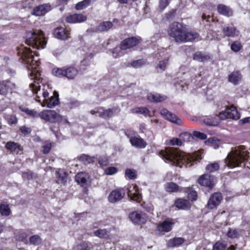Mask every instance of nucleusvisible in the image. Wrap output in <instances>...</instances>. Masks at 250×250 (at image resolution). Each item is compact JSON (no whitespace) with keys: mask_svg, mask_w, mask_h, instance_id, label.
<instances>
[{"mask_svg":"<svg viewBox=\"0 0 250 250\" xmlns=\"http://www.w3.org/2000/svg\"><path fill=\"white\" fill-rule=\"evenodd\" d=\"M160 156L166 162L180 167H182L183 166L191 167L195 161L202 159L200 152L190 155L174 147L166 148L165 150H162L160 152Z\"/></svg>","mask_w":250,"mask_h":250,"instance_id":"nucleus-1","label":"nucleus"},{"mask_svg":"<svg viewBox=\"0 0 250 250\" xmlns=\"http://www.w3.org/2000/svg\"><path fill=\"white\" fill-rule=\"evenodd\" d=\"M249 152L246 150L244 146H240L232 148L231 151L228 154L225 159L227 165L230 167H238L246 160L249 156Z\"/></svg>","mask_w":250,"mask_h":250,"instance_id":"nucleus-2","label":"nucleus"},{"mask_svg":"<svg viewBox=\"0 0 250 250\" xmlns=\"http://www.w3.org/2000/svg\"><path fill=\"white\" fill-rule=\"evenodd\" d=\"M34 72L32 71L30 73V77L31 80H34L33 83L30 84L29 87L33 93L36 94L35 100L37 102L41 103L42 99H43L42 102L44 103L47 98H48L49 92L47 91L48 86L45 85L43 84H41L40 81V73L37 72L35 74Z\"/></svg>","mask_w":250,"mask_h":250,"instance_id":"nucleus-3","label":"nucleus"},{"mask_svg":"<svg viewBox=\"0 0 250 250\" xmlns=\"http://www.w3.org/2000/svg\"><path fill=\"white\" fill-rule=\"evenodd\" d=\"M26 38L27 44L38 49L42 47L43 42H45L43 32L37 29L27 32Z\"/></svg>","mask_w":250,"mask_h":250,"instance_id":"nucleus-4","label":"nucleus"},{"mask_svg":"<svg viewBox=\"0 0 250 250\" xmlns=\"http://www.w3.org/2000/svg\"><path fill=\"white\" fill-rule=\"evenodd\" d=\"M19 53H21V58L22 60L26 63L29 64L31 70L35 73L39 72L37 69V67L39 66V62L37 60L34 59V54L35 52H33L30 48L27 47H23L20 51Z\"/></svg>","mask_w":250,"mask_h":250,"instance_id":"nucleus-5","label":"nucleus"},{"mask_svg":"<svg viewBox=\"0 0 250 250\" xmlns=\"http://www.w3.org/2000/svg\"><path fill=\"white\" fill-rule=\"evenodd\" d=\"M179 33L176 34V37H173L177 42H192L198 37V34L196 32H189L186 30V27L182 29Z\"/></svg>","mask_w":250,"mask_h":250,"instance_id":"nucleus-6","label":"nucleus"},{"mask_svg":"<svg viewBox=\"0 0 250 250\" xmlns=\"http://www.w3.org/2000/svg\"><path fill=\"white\" fill-rule=\"evenodd\" d=\"M41 118L51 123L59 122L62 120V116L52 110H44L42 111Z\"/></svg>","mask_w":250,"mask_h":250,"instance_id":"nucleus-7","label":"nucleus"},{"mask_svg":"<svg viewBox=\"0 0 250 250\" xmlns=\"http://www.w3.org/2000/svg\"><path fill=\"white\" fill-rule=\"evenodd\" d=\"M219 118L221 120L231 119L238 120L240 117V114L234 106L227 108L225 110L221 111L219 114Z\"/></svg>","mask_w":250,"mask_h":250,"instance_id":"nucleus-8","label":"nucleus"},{"mask_svg":"<svg viewBox=\"0 0 250 250\" xmlns=\"http://www.w3.org/2000/svg\"><path fill=\"white\" fill-rule=\"evenodd\" d=\"M1 95H5L9 91H15L18 89V86L14 83L9 80L0 82Z\"/></svg>","mask_w":250,"mask_h":250,"instance_id":"nucleus-9","label":"nucleus"},{"mask_svg":"<svg viewBox=\"0 0 250 250\" xmlns=\"http://www.w3.org/2000/svg\"><path fill=\"white\" fill-rule=\"evenodd\" d=\"M141 39L136 37H131L126 39L122 42L120 44V49L126 50L136 46L140 42Z\"/></svg>","mask_w":250,"mask_h":250,"instance_id":"nucleus-10","label":"nucleus"},{"mask_svg":"<svg viewBox=\"0 0 250 250\" xmlns=\"http://www.w3.org/2000/svg\"><path fill=\"white\" fill-rule=\"evenodd\" d=\"M223 196L220 192H215L211 194L208 203V207L210 209L216 208L221 202Z\"/></svg>","mask_w":250,"mask_h":250,"instance_id":"nucleus-11","label":"nucleus"},{"mask_svg":"<svg viewBox=\"0 0 250 250\" xmlns=\"http://www.w3.org/2000/svg\"><path fill=\"white\" fill-rule=\"evenodd\" d=\"M128 196L131 200L140 202L142 200L141 194L139 193V189L136 185H131L128 188Z\"/></svg>","mask_w":250,"mask_h":250,"instance_id":"nucleus-12","label":"nucleus"},{"mask_svg":"<svg viewBox=\"0 0 250 250\" xmlns=\"http://www.w3.org/2000/svg\"><path fill=\"white\" fill-rule=\"evenodd\" d=\"M161 114L166 119L178 125H181L182 121L181 119L178 118L175 115L172 114L167 109L163 108L161 110Z\"/></svg>","mask_w":250,"mask_h":250,"instance_id":"nucleus-13","label":"nucleus"},{"mask_svg":"<svg viewBox=\"0 0 250 250\" xmlns=\"http://www.w3.org/2000/svg\"><path fill=\"white\" fill-rule=\"evenodd\" d=\"M161 114L166 119L178 125H181L182 121L181 119L178 118L175 115L172 114L167 109L163 108L161 110Z\"/></svg>","mask_w":250,"mask_h":250,"instance_id":"nucleus-14","label":"nucleus"},{"mask_svg":"<svg viewBox=\"0 0 250 250\" xmlns=\"http://www.w3.org/2000/svg\"><path fill=\"white\" fill-rule=\"evenodd\" d=\"M129 219L135 223L144 224L146 221L145 213L141 211H136L129 214Z\"/></svg>","mask_w":250,"mask_h":250,"instance_id":"nucleus-15","label":"nucleus"},{"mask_svg":"<svg viewBox=\"0 0 250 250\" xmlns=\"http://www.w3.org/2000/svg\"><path fill=\"white\" fill-rule=\"evenodd\" d=\"M89 175L88 173L84 172H79L75 177V181L81 187H84L88 185L89 183Z\"/></svg>","mask_w":250,"mask_h":250,"instance_id":"nucleus-16","label":"nucleus"},{"mask_svg":"<svg viewBox=\"0 0 250 250\" xmlns=\"http://www.w3.org/2000/svg\"><path fill=\"white\" fill-rule=\"evenodd\" d=\"M213 182L214 177L208 174L203 175L198 179V183L200 185L207 187L210 189L213 187Z\"/></svg>","mask_w":250,"mask_h":250,"instance_id":"nucleus-17","label":"nucleus"},{"mask_svg":"<svg viewBox=\"0 0 250 250\" xmlns=\"http://www.w3.org/2000/svg\"><path fill=\"white\" fill-rule=\"evenodd\" d=\"M125 195V192L122 189H116L111 192L108 196V200L110 203H116L120 201Z\"/></svg>","mask_w":250,"mask_h":250,"instance_id":"nucleus-18","label":"nucleus"},{"mask_svg":"<svg viewBox=\"0 0 250 250\" xmlns=\"http://www.w3.org/2000/svg\"><path fill=\"white\" fill-rule=\"evenodd\" d=\"M53 34L56 38L61 40L64 41L70 38L69 31L62 27L55 29Z\"/></svg>","mask_w":250,"mask_h":250,"instance_id":"nucleus-19","label":"nucleus"},{"mask_svg":"<svg viewBox=\"0 0 250 250\" xmlns=\"http://www.w3.org/2000/svg\"><path fill=\"white\" fill-rule=\"evenodd\" d=\"M59 104V95L56 92H54V95L47 98L44 103H42V106H47L49 108H52Z\"/></svg>","mask_w":250,"mask_h":250,"instance_id":"nucleus-20","label":"nucleus"},{"mask_svg":"<svg viewBox=\"0 0 250 250\" xmlns=\"http://www.w3.org/2000/svg\"><path fill=\"white\" fill-rule=\"evenodd\" d=\"M185 27L181 23L175 21L169 25L168 33L169 35L173 38L176 37V34Z\"/></svg>","mask_w":250,"mask_h":250,"instance_id":"nucleus-21","label":"nucleus"},{"mask_svg":"<svg viewBox=\"0 0 250 250\" xmlns=\"http://www.w3.org/2000/svg\"><path fill=\"white\" fill-rule=\"evenodd\" d=\"M173 223L170 219H167L162 223L159 224L157 228L158 231L161 232H167L170 231Z\"/></svg>","mask_w":250,"mask_h":250,"instance_id":"nucleus-22","label":"nucleus"},{"mask_svg":"<svg viewBox=\"0 0 250 250\" xmlns=\"http://www.w3.org/2000/svg\"><path fill=\"white\" fill-rule=\"evenodd\" d=\"M86 17L81 14H74L68 16L65 21L70 23L81 22L86 20Z\"/></svg>","mask_w":250,"mask_h":250,"instance_id":"nucleus-23","label":"nucleus"},{"mask_svg":"<svg viewBox=\"0 0 250 250\" xmlns=\"http://www.w3.org/2000/svg\"><path fill=\"white\" fill-rule=\"evenodd\" d=\"M51 9L50 5L48 4H43L35 7L32 14L36 16H42L45 15Z\"/></svg>","mask_w":250,"mask_h":250,"instance_id":"nucleus-24","label":"nucleus"},{"mask_svg":"<svg viewBox=\"0 0 250 250\" xmlns=\"http://www.w3.org/2000/svg\"><path fill=\"white\" fill-rule=\"evenodd\" d=\"M56 176L57 179V183L59 184L65 185L67 182L68 174L61 169L56 171Z\"/></svg>","mask_w":250,"mask_h":250,"instance_id":"nucleus-25","label":"nucleus"},{"mask_svg":"<svg viewBox=\"0 0 250 250\" xmlns=\"http://www.w3.org/2000/svg\"><path fill=\"white\" fill-rule=\"evenodd\" d=\"M130 142L132 146L137 148H145L147 144L146 142L141 138L132 137L130 139Z\"/></svg>","mask_w":250,"mask_h":250,"instance_id":"nucleus-26","label":"nucleus"},{"mask_svg":"<svg viewBox=\"0 0 250 250\" xmlns=\"http://www.w3.org/2000/svg\"><path fill=\"white\" fill-rule=\"evenodd\" d=\"M78 74V69L72 66L65 68L64 77H66L69 80L74 79L76 77Z\"/></svg>","mask_w":250,"mask_h":250,"instance_id":"nucleus-27","label":"nucleus"},{"mask_svg":"<svg viewBox=\"0 0 250 250\" xmlns=\"http://www.w3.org/2000/svg\"><path fill=\"white\" fill-rule=\"evenodd\" d=\"M98 113L99 117L106 119L113 116L114 111L110 108L104 109L102 107H98Z\"/></svg>","mask_w":250,"mask_h":250,"instance_id":"nucleus-28","label":"nucleus"},{"mask_svg":"<svg viewBox=\"0 0 250 250\" xmlns=\"http://www.w3.org/2000/svg\"><path fill=\"white\" fill-rule=\"evenodd\" d=\"M223 34L228 37H234L238 36L239 32L236 29L231 26H225L222 29Z\"/></svg>","mask_w":250,"mask_h":250,"instance_id":"nucleus-29","label":"nucleus"},{"mask_svg":"<svg viewBox=\"0 0 250 250\" xmlns=\"http://www.w3.org/2000/svg\"><path fill=\"white\" fill-rule=\"evenodd\" d=\"M217 10L220 14L227 17L231 16L233 14L232 10L229 7L224 4H219L217 6Z\"/></svg>","mask_w":250,"mask_h":250,"instance_id":"nucleus-30","label":"nucleus"},{"mask_svg":"<svg viewBox=\"0 0 250 250\" xmlns=\"http://www.w3.org/2000/svg\"><path fill=\"white\" fill-rule=\"evenodd\" d=\"M5 147L11 151L17 153H19L22 150V147L21 145L14 142H7L5 145Z\"/></svg>","mask_w":250,"mask_h":250,"instance_id":"nucleus-31","label":"nucleus"},{"mask_svg":"<svg viewBox=\"0 0 250 250\" xmlns=\"http://www.w3.org/2000/svg\"><path fill=\"white\" fill-rule=\"evenodd\" d=\"M175 205L179 209H188L189 208V201L187 200L178 199L176 201Z\"/></svg>","mask_w":250,"mask_h":250,"instance_id":"nucleus-32","label":"nucleus"},{"mask_svg":"<svg viewBox=\"0 0 250 250\" xmlns=\"http://www.w3.org/2000/svg\"><path fill=\"white\" fill-rule=\"evenodd\" d=\"M241 75L239 72H233L229 75V81L234 84H237L241 80Z\"/></svg>","mask_w":250,"mask_h":250,"instance_id":"nucleus-33","label":"nucleus"},{"mask_svg":"<svg viewBox=\"0 0 250 250\" xmlns=\"http://www.w3.org/2000/svg\"><path fill=\"white\" fill-rule=\"evenodd\" d=\"M147 98L150 102L157 103L165 100L167 98V96H161L158 94H153L152 93H149L147 96Z\"/></svg>","mask_w":250,"mask_h":250,"instance_id":"nucleus-34","label":"nucleus"},{"mask_svg":"<svg viewBox=\"0 0 250 250\" xmlns=\"http://www.w3.org/2000/svg\"><path fill=\"white\" fill-rule=\"evenodd\" d=\"M184 242V239L181 237L174 238L169 240L167 245L169 247H178Z\"/></svg>","mask_w":250,"mask_h":250,"instance_id":"nucleus-35","label":"nucleus"},{"mask_svg":"<svg viewBox=\"0 0 250 250\" xmlns=\"http://www.w3.org/2000/svg\"><path fill=\"white\" fill-rule=\"evenodd\" d=\"M11 211L9 205L6 203L0 204V213L3 216H8L10 215Z\"/></svg>","mask_w":250,"mask_h":250,"instance_id":"nucleus-36","label":"nucleus"},{"mask_svg":"<svg viewBox=\"0 0 250 250\" xmlns=\"http://www.w3.org/2000/svg\"><path fill=\"white\" fill-rule=\"evenodd\" d=\"M209 57L201 52H197L193 56V60L200 62H204L208 61Z\"/></svg>","mask_w":250,"mask_h":250,"instance_id":"nucleus-37","label":"nucleus"},{"mask_svg":"<svg viewBox=\"0 0 250 250\" xmlns=\"http://www.w3.org/2000/svg\"><path fill=\"white\" fill-rule=\"evenodd\" d=\"M205 124L209 126H216L218 125L219 121L217 117H207L203 120Z\"/></svg>","mask_w":250,"mask_h":250,"instance_id":"nucleus-38","label":"nucleus"},{"mask_svg":"<svg viewBox=\"0 0 250 250\" xmlns=\"http://www.w3.org/2000/svg\"><path fill=\"white\" fill-rule=\"evenodd\" d=\"M131 111L132 113H139L145 116L148 115L150 113L149 110L146 107H136L132 109Z\"/></svg>","mask_w":250,"mask_h":250,"instance_id":"nucleus-39","label":"nucleus"},{"mask_svg":"<svg viewBox=\"0 0 250 250\" xmlns=\"http://www.w3.org/2000/svg\"><path fill=\"white\" fill-rule=\"evenodd\" d=\"M94 234L100 238H105L108 236L109 232L105 229H99L94 231Z\"/></svg>","mask_w":250,"mask_h":250,"instance_id":"nucleus-40","label":"nucleus"},{"mask_svg":"<svg viewBox=\"0 0 250 250\" xmlns=\"http://www.w3.org/2000/svg\"><path fill=\"white\" fill-rule=\"evenodd\" d=\"M112 25L113 24L110 21H104L98 26V29L100 31H106L109 29Z\"/></svg>","mask_w":250,"mask_h":250,"instance_id":"nucleus-41","label":"nucleus"},{"mask_svg":"<svg viewBox=\"0 0 250 250\" xmlns=\"http://www.w3.org/2000/svg\"><path fill=\"white\" fill-rule=\"evenodd\" d=\"M166 190L170 192H176L179 190V186L173 182L168 183L166 186Z\"/></svg>","mask_w":250,"mask_h":250,"instance_id":"nucleus-42","label":"nucleus"},{"mask_svg":"<svg viewBox=\"0 0 250 250\" xmlns=\"http://www.w3.org/2000/svg\"><path fill=\"white\" fill-rule=\"evenodd\" d=\"M79 160L85 164L92 163L94 162V158L87 155L83 154L79 157Z\"/></svg>","mask_w":250,"mask_h":250,"instance_id":"nucleus-43","label":"nucleus"},{"mask_svg":"<svg viewBox=\"0 0 250 250\" xmlns=\"http://www.w3.org/2000/svg\"><path fill=\"white\" fill-rule=\"evenodd\" d=\"M180 138L181 141L184 142H188L193 139L192 135L188 132H184L180 135Z\"/></svg>","mask_w":250,"mask_h":250,"instance_id":"nucleus-44","label":"nucleus"},{"mask_svg":"<svg viewBox=\"0 0 250 250\" xmlns=\"http://www.w3.org/2000/svg\"><path fill=\"white\" fill-rule=\"evenodd\" d=\"M29 241L32 245H39L42 242V239L38 235H34L29 238Z\"/></svg>","mask_w":250,"mask_h":250,"instance_id":"nucleus-45","label":"nucleus"},{"mask_svg":"<svg viewBox=\"0 0 250 250\" xmlns=\"http://www.w3.org/2000/svg\"><path fill=\"white\" fill-rule=\"evenodd\" d=\"M219 168V166L217 163L209 164L206 167V170L208 172H213L217 170Z\"/></svg>","mask_w":250,"mask_h":250,"instance_id":"nucleus-46","label":"nucleus"},{"mask_svg":"<svg viewBox=\"0 0 250 250\" xmlns=\"http://www.w3.org/2000/svg\"><path fill=\"white\" fill-rule=\"evenodd\" d=\"M52 74L57 77H64L65 67L63 68H55L52 70Z\"/></svg>","mask_w":250,"mask_h":250,"instance_id":"nucleus-47","label":"nucleus"},{"mask_svg":"<svg viewBox=\"0 0 250 250\" xmlns=\"http://www.w3.org/2000/svg\"><path fill=\"white\" fill-rule=\"evenodd\" d=\"M91 249L87 243L83 242L74 248L72 250H90Z\"/></svg>","mask_w":250,"mask_h":250,"instance_id":"nucleus-48","label":"nucleus"},{"mask_svg":"<svg viewBox=\"0 0 250 250\" xmlns=\"http://www.w3.org/2000/svg\"><path fill=\"white\" fill-rule=\"evenodd\" d=\"M90 0H84L78 3L75 6L77 10H82L86 7L90 3Z\"/></svg>","mask_w":250,"mask_h":250,"instance_id":"nucleus-49","label":"nucleus"},{"mask_svg":"<svg viewBox=\"0 0 250 250\" xmlns=\"http://www.w3.org/2000/svg\"><path fill=\"white\" fill-rule=\"evenodd\" d=\"M27 234L24 232H20L17 235V239L23 242L25 244L28 243V240L27 239Z\"/></svg>","mask_w":250,"mask_h":250,"instance_id":"nucleus-50","label":"nucleus"},{"mask_svg":"<svg viewBox=\"0 0 250 250\" xmlns=\"http://www.w3.org/2000/svg\"><path fill=\"white\" fill-rule=\"evenodd\" d=\"M25 112H26L28 115L29 116L34 117V118H38L40 117L41 118V112L38 113L36 110H30L28 109H26L23 110Z\"/></svg>","mask_w":250,"mask_h":250,"instance_id":"nucleus-51","label":"nucleus"},{"mask_svg":"<svg viewBox=\"0 0 250 250\" xmlns=\"http://www.w3.org/2000/svg\"><path fill=\"white\" fill-rule=\"evenodd\" d=\"M125 175L130 179H133L136 177V172L134 170L127 169L125 172Z\"/></svg>","mask_w":250,"mask_h":250,"instance_id":"nucleus-52","label":"nucleus"},{"mask_svg":"<svg viewBox=\"0 0 250 250\" xmlns=\"http://www.w3.org/2000/svg\"><path fill=\"white\" fill-rule=\"evenodd\" d=\"M22 176L23 178L30 180L36 178V175L31 172H23Z\"/></svg>","mask_w":250,"mask_h":250,"instance_id":"nucleus-53","label":"nucleus"},{"mask_svg":"<svg viewBox=\"0 0 250 250\" xmlns=\"http://www.w3.org/2000/svg\"><path fill=\"white\" fill-rule=\"evenodd\" d=\"M192 136L193 138L195 137L201 140H205L207 137L206 134L197 131L193 132Z\"/></svg>","mask_w":250,"mask_h":250,"instance_id":"nucleus-54","label":"nucleus"},{"mask_svg":"<svg viewBox=\"0 0 250 250\" xmlns=\"http://www.w3.org/2000/svg\"><path fill=\"white\" fill-rule=\"evenodd\" d=\"M226 245L224 243L217 242L213 246L212 250H224Z\"/></svg>","mask_w":250,"mask_h":250,"instance_id":"nucleus-55","label":"nucleus"},{"mask_svg":"<svg viewBox=\"0 0 250 250\" xmlns=\"http://www.w3.org/2000/svg\"><path fill=\"white\" fill-rule=\"evenodd\" d=\"M52 147V145L51 143L50 142H45L42 147L43 148L42 152L44 154H47L49 152Z\"/></svg>","mask_w":250,"mask_h":250,"instance_id":"nucleus-56","label":"nucleus"},{"mask_svg":"<svg viewBox=\"0 0 250 250\" xmlns=\"http://www.w3.org/2000/svg\"><path fill=\"white\" fill-rule=\"evenodd\" d=\"M168 63V60H165L164 61H160L158 65V68L160 69V71H163L165 70L167 65Z\"/></svg>","mask_w":250,"mask_h":250,"instance_id":"nucleus-57","label":"nucleus"},{"mask_svg":"<svg viewBox=\"0 0 250 250\" xmlns=\"http://www.w3.org/2000/svg\"><path fill=\"white\" fill-rule=\"evenodd\" d=\"M144 62L142 60H138L136 61H133L131 65L132 67L137 68L141 67L144 64Z\"/></svg>","mask_w":250,"mask_h":250,"instance_id":"nucleus-58","label":"nucleus"},{"mask_svg":"<svg viewBox=\"0 0 250 250\" xmlns=\"http://www.w3.org/2000/svg\"><path fill=\"white\" fill-rule=\"evenodd\" d=\"M238 232L237 230L234 229H229L227 233L229 237L233 238H236L238 235Z\"/></svg>","mask_w":250,"mask_h":250,"instance_id":"nucleus-59","label":"nucleus"},{"mask_svg":"<svg viewBox=\"0 0 250 250\" xmlns=\"http://www.w3.org/2000/svg\"><path fill=\"white\" fill-rule=\"evenodd\" d=\"M188 198L192 201L196 200L197 197V193L195 191H193L190 188L188 189Z\"/></svg>","mask_w":250,"mask_h":250,"instance_id":"nucleus-60","label":"nucleus"},{"mask_svg":"<svg viewBox=\"0 0 250 250\" xmlns=\"http://www.w3.org/2000/svg\"><path fill=\"white\" fill-rule=\"evenodd\" d=\"M104 172L106 175H112L117 172V169L115 167H108L105 168Z\"/></svg>","mask_w":250,"mask_h":250,"instance_id":"nucleus-61","label":"nucleus"},{"mask_svg":"<svg viewBox=\"0 0 250 250\" xmlns=\"http://www.w3.org/2000/svg\"><path fill=\"white\" fill-rule=\"evenodd\" d=\"M241 47V44L238 42H234L231 45V49L234 52L239 51Z\"/></svg>","mask_w":250,"mask_h":250,"instance_id":"nucleus-62","label":"nucleus"},{"mask_svg":"<svg viewBox=\"0 0 250 250\" xmlns=\"http://www.w3.org/2000/svg\"><path fill=\"white\" fill-rule=\"evenodd\" d=\"M171 0H160L159 7L162 10H164L169 4Z\"/></svg>","mask_w":250,"mask_h":250,"instance_id":"nucleus-63","label":"nucleus"},{"mask_svg":"<svg viewBox=\"0 0 250 250\" xmlns=\"http://www.w3.org/2000/svg\"><path fill=\"white\" fill-rule=\"evenodd\" d=\"M176 10L172 9L166 14V18L168 20H172L176 14Z\"/></svg>","mask_w":250,"mask_h":250,"instance_id":"nucleus-64","label":"nucleus"}]
</instances>
